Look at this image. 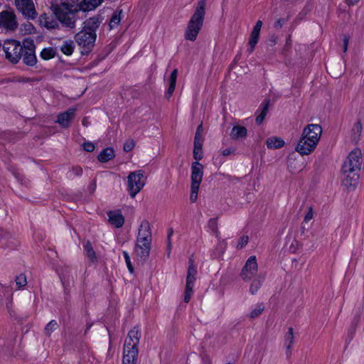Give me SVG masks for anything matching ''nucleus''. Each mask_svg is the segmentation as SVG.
I'll return each mask as SVG.
<instances>
[{
    "mask_svg": "<svg viewBox=\"0 0 364 364\" xmlns=\"http://www.w3.org/2000/svg\"><path fill=\"white\" fill-rule=\"evenodd\" d=\"M60 4L52 3L50 10L56 19L64 26L73 28L77 20L76 15L81 10H78L80 0H60Z\"/></svg>",
    "mask_w": 364,
    "mask_h": 364,
    "instance_id": "1",
    "label": "nucleus"
},
{
    "mask_svg": "<svg viewBox=\"0 0 364 364\" xmlns=\"http://www.w3.org/2000/svg\"><path fill=\"white\" fill-rule=\"evenodd\" d=\"M361 156V151L358 149H355L349 153L343 165L342 183L346 188H354L358 183Z\"/></svg>",
    "mask_w": 364,
    "mask_h": 364,
    "instance_id": "2",
    "label": "nucleus"
},
{
    "mask_svg": "<svg viewBox=\"0 0 364 364\" xmlns=\"http://www.w3.org/2000/svg\"><path fill=\"white\" fill-rule=\"evenodd\" d=\"M321 134L322 128L319 124H308L304 129L295 150L301 155H309L316 148Z\"/></svg>",
    "mask_w": 364,
    "mask_h": 364,
    "instance_id": "3",
    "label": "nucleus"
},
{
    "mask_svg": "<svg viewBox=\"0 0 364 364\" xmlns=\"http://www.w3.org/2000/svg\"><path fill=\"white\" fill-rule=\"evenodd\" d=\"M206 0H199L185 31L186 40L195 41L201 30L205 15Z\"/></svg>",
    "mask_w": 364,
    "mask_h": 364,
    "instance_id": "4",
    "label": "nucleus"
},
{
    "mask_svg": "<svg viewBox=\"0 0 364 364\" xmlns=\"http://www.w3.org/2000/svg\"><path fill=\"white\" fill-rule=\"evenodd\" d=\"M140 338L141 331L139 327L134 326L129 331L124 345L123 364H136Z\"/></svg>",
    "mask_w": 364,
    "mask_h": 364,
    "instance_id": "5",
    "label": "nucleus"
},
{
    "mask_svg": "<svg viewBox=\"0 0 364 364\" xmlns=\"http://www.w3.org/2000/svg\"><path fill=\"white\" fill-rule=\"evenodd\" d=\"M146 184L144 171L137 170L131 172L127 176V191L132 198L139 193Z\"/></svg>",
    "mask_w": 364,
    "mask_h": 364,
    "instance_id": "6",
    "label": "nucleus"
},
{
    "mask_svg": "<svg viewBox=\"0 0 364 364\" xmlns=\"http://www.w3.org/2000/svg\"><path fill=\"white\" fill-rule=\"evenodd\" d=\"M2 47L5 53L6 59L13 65L19 63L21 58V52H23L21 43L19 41L16 39H6Z\"/></svg>",
    "mask_w": 364,
    "mask_h": 364,
    "instance_id": "7",
    "label": "nucleus"
},
{
    "mask_svg": "<svg viewBox=\"0 0 364 364\" xmlns=\"http://www.w3.org/2000/svg\"><path fill=\"white\" fill-rule=\"evenodd\" d=\"M74 38L76 43L82 48L81 55H88L95 47L97 34L82 29L75 35Z\"/></svg>",
    "mask_w": 364,
    "mask_h": 364,
    "instance_id": "8",
    "label": "nucleus"
},
{
    "mask_svg": "<svg viewBox=\"0 0 364 364\" xmlns=\"http://www.w3.org/2000/svg\"><path fill=\"white\" fill-rule=\"evenodd\" d=\"M198 274L197 268L194 265V261L192 257L188 260V268L186 279L185 295L184 301L189 302L193 294V287L196 281V276Z\"/></svg>",
    "mask_w": 364,
    "mask_h": 364,
    "instance_id": "9",
    "label": "nucleus"
},
{
    "mask_svg": "<svg viewBox=\"0 0 364 364\" xmlns=\"http://www.w3.org/2000/svg\"><path fill=\"white\" fill-rule=\"evenodd\" d=\"M0 26L7 31H15L18 26L16 16L13 10H4L0 12Z\"/></svg>",
    "mask_w": 364,
    "mask_h": 364,
    "instance_id": "10",
    "label": "nucleus"
},
{
    "mask_svg": "<svg viewBox=\"0 0 364 364\" xmlns=\"http://www.w3.org/2000/svg\"><path fill=\"white\" fill-rule=\"evenodd\" d=\"M258 265L256 256H250L242 267L240 276L245 281L252 279L257 273Z\"/></svg>",
    "mask_w": 364,
    "mask_h": 364,
    "instance_id": "11",
    "label": "nucleus"
},
{
    "mask_svg": "<svg viewBox=\"0 0 364 364\" xmlns=\"http://www.w3.org/2000/svg\"><path fill=\"white\" fill-rule=\"evenodd\" d=\"M262 26V21L261 20H258L256 22L250 33V36L248 41V48L247 49V52L248 53L249 55L252 53L256 47V45L258 43Z\"/></svg>",
    "mask_w": 364,
    "mask_h": 364,
    "instance_id": "12",
    "label": "nucleus"
},
{
    "mask_svg": "<svg viewBox=\"0 0 364 364\" xmlns=\"http://www.w3.org/2000/svg\"><path fill=\"white\" fill-rule=\"evenodd\" d=\"M203 176V165L195 161L191 166V186H200Z\"/></svg>",
    "mask_w": 364,
    "mask_h": 364,
    "instance_id": "13",
    "label": "nucleus"
},
{
    "mask_svg": "<svg viewBox=\"0 0 364 364\" xmlns=\"http://www.w3.org/2000/svg\"><path fill=\"white\" fill-rule=\"evenodd\" d=\"M102 16L100 14L90 17L84 22L82 30L92 33H96V30L99 28L102 21Z\"/></svg>",
    "mask_w": 364,
    "mask_h": 364,
    "instance_id": "14",
    "label": "nucleus"
},
{
    "mask_svg": "<svg viewBox=\"0 0 364 364\" xmlns=\"http://www.w3.org/2000/svg\"><path fill=\"white\" fill-rule=\"evenodd\" d=\"M136 240L151 241V231L150 224L148 220H144L141 221L139 228Z\"/></svg>",
    "mask_w": 364,
    "mask_h": 364,
    "instance_id": "15",
    "label": "nucleus"
},
{
    "mask_svg": "<svg viewBox=\"0 0 364 364\" xmlns=\"http://www.w3.org/2000/svg\"><path fill=\"white\" fill-rule=\"evenodd\" d=\"M109 223L117 228H122L124 224V217L120 210H110L107 213Z\"/></svg>",
    "mask_w": 364,
    "mask_h": 364,
    "instance_id": "16",
    "label": "nucleus"
},
{
    "mask_svg": "<svg viewBox=\"0 0 364 364\" xmlns=\"http://www.w3.org/2000/svg\"><path fill=\"white\" fill-rule=\"evenodd\" d=\"M151 241L137 240L136 241L135 252L141 258H146L149 255Z\"/></svg>",
    "mask_w": 364,
    "mask_h": 364,
    "instance_id": "17",
    "label": "nucleus"
},
{
    "mask_svg": "<svg viewBox=\"0 0 364 364\" xmlns=\"http://www.w3.org/2000/svg\"><path fill=\"white\" fill-rule=\"evenodd\" d=\"M104 2V0H82L80 5L78 6V10L86 13L94 11Z\"/></svg>",
    "mask_w": 364,
    "mask_h": 364,
    "instance_id": "18",
    "label": "nucleus"
},
{
    "mask_svg": "<svg viewBox=\"0 0 364 364\" xmlns=\"http://www.w3.org/2000/svg\"><path fill=\"white\" fill-rule=\"evenodd\" d=\"M23 63L28 67H34L37 62L36 50H25L21 52Z\"/></svg>",
    "mask_w": 364,
    "mask_h": 364,
    "instance_id": "19",
    "label": "nucleus"
},
{
    "mask_svg": "<svg viewBox=\"0 0 364 364\" xmlns=\"http://www.w3.org/2000/svg\"><path fill=\"white\" fill-rule=\"evenodd\" d=\"M230 136L234 140H242L247 136V129L240 125H235L232 128Z\"/></svg>",
    "mask_w": 364,
    "mask_h": 364,
    "instance_id": "20",
    "label": "nucleus"
},
{
    "mask_svg": "<svg viewBox=\"0 0 364 364\" xmlns=\"http://www.w3.org/2000/svg\"><path fill=\"white\" fill-rule=\"evenodd\" d=\"M114 157V151L111 147L104 149L98 155V160L100 162L105 163Z\"/></svg>",
    "mask_w": 364,
    "mask_h": 364,
    "instance_id": "21",
    "label": "nucleus"
},
{
    "mask_svg": "<svg viewBox=\"0 0 364 364\" xmlns=\"http://www.w3.org/2000/svg\"><path fill=\"white\" fill-rule=\"evenodd\" d=\"M84 250L85 252L86 256L92 263H95L97 262V257L95 250H93L92 245L90 241L86 242L84 245Z\"/></svg>",
    "mask_w": 364,
    "mask_h": 364,
    "instance_id": "22",
    "label": "nucleus"
},
{
    "mask_svg": "<svg viewBox=\"0 0 364 364\" xmlns=\"http://www.w3.org/2000/svg\"><path fill=\"white\" fill-rule=\"evenodd\" d=\"M268 149H279L284 146V141L280 137H269L266 141Z\"/></svg>",
    "mask_w": 364,
    "mask_h": 364,
    "instance_id": "23",
    "label": "nucleus"
},
{
    "mask_svg": "<svg viewBox=\"0 0 364 364\" xmlns=\"http://www.w3.org/2000/svg\"><path fill=\"white\" fill-rule=\"evenodd\" d=\"M58 55L56 48L53 47L44 48L41 53L40 57L44 60H49L55 58Z\"/></svg>",
    "mask_w": 364,
    "mask_h": 364,
    "instance_id": "24",
    "label": "nucleus"
},
{
    "mask_svg": "<svg viewBox=\"0 0 364 364\" xmlns=\"http://www.w3.org/2000/svg\"><path fill=\"white\" fill-rule=\"evenodd\" d=\"M203 141H199V140H194V148H193V157L196 160V161H198L201 160L203 157Z\"/></svg>",
    "mask_w": 364,
    "mask_h": 364,
    "instance_id": "25",
    "label": "nucleus"
},
{
    "mask_svg": "<svg viewBox=\"0 0 364 364\" xmlns=\"http://www.w3.org/2000/svg\"><path fill=\"white\" fill-rule=\"evenodd\" d=\"M74 49L75 43L73 40L64 41L60 46V51L66 55H71L73 53Z\"/></svg>",
    "mask_w": 364,
    "mask_h": 364,
    "instance_id": "26",
    "label": "nucleus"
},
{
    "mask_svg": "<svg viewBox=\"0 0 364 364\" xmlns=\"http://www.w3.org/2000/svg\"><path fill=\"white\" fill-rule=\"evenodd\" d=\"M294 342V336L293 328L291 327L289 328L287 333L284 336V344L286 347L287 351L291 353V348Z\"/></svg>",
    "mask_w": 364,
    "mask_h": 364,
    "instance_id": "27",
    "label": "nucleus"
},
{
    "mask_svg": "<svg viewBox=\"0 0 364 364\" xmlns=\"http://www.w3.org/2000/svg\"><path fill=\"white\" fill-rule=\"evenodd\" d=\"M264 279V276L259 275L252 282L250 287V292L252 294H255L258 291L263 283Z\"/></svg>",
    "mask_w": 364,
    "mask_h": 364,
    "instance_id": "28",
    "label": "nucleus"
},
{
    "mask_svg": "<svg viewBox=\"0 0 364 364\" xmlns=\"http://www.w3.org/2000/svg\"><path fill=\"white\" fill-rule=\"evenodd\" d=\"M122 13V9H117L114 11L109 23L110 28H112L115 26H118L121 21V14Z\"/></svg>",
    "mask_w": 364,
    "mask_h": 364,
    "instance_id": "29",
    "label": "nucleus"
},
{
    "mask_svg": "<svg viewBox=\"0 0 364 364\" xmlns=\"http://www.w3.org/2000/svg\"><path fill=\"white\" fill-rule=\"evenodd\" d=\"M21 12L23 16H24L25 17H27L28 18H30L31 20H34L38 16V14L35 9L33 4V6L26 7Z\"/></svg>",
    "mask_w": 364,
    "mask_h": 364,
    "instance_id": "30",
    "label": "nucleus"
},
{
    "mask_svg": "<svg viewBox=\"0 0 364 364\" xmlns=\"http://www.w3.org/2000/svg\"><path fill=\"white\" fill-rule=\"evenodd\" d=\"M20 30L21 32H23L24 35L33 34L36 33V27L32 23L28 21L21 24Z\"/></svg>",
    "mask_w": 364,
    "mask_h": 364,
    "instance_id": "31",
    "label": "nucleus"
},
{
    "mask_svg": "<svg viewBox=\"0 0 364 364\" xmlns=\"http://www.w3.org/2000/svg\"><path fill=\"white\" fill-rule=\"evenodd\" d=\"M22 51L25 50H36V46L34 41L31 38H25L23 40V44H21Z\"/></svg>",
    "mask_w": 364,
    "mask_h": 364,
    "instance_id": "32",
    "label": "nucleus"
},
{
    "mask_svg": "<svg viewBox=\"0 0 364 364\" xmlns=\"http://www.w3.org/2000/svg\"><path fill=\"white\" fill-rule=\"evenodd\" d=\"M272 104L270 99H264L255 114H267Z\"/></svg>",
    "mask_w": 364,
    "mask_h": 364,
    "instance_id": "33",
    "label": "nucleus"
},
{
    "mask_svg": "<svg viewBox=\"0 0 364 364\" xmlns=\"http://www.w3.org/2000/svg\"><path fill=\"white\" fill-rule=\"evenodd\" d=\"M264 305L262 303H259L255 305L254 309L250 312L249 316L250 318H255L259 316L264 311Z\"/></svg>",
    "mask_w": 364,
    "mask_h": 364,
    "instance_id": "34",
    "label": "nucleus"
},
{
    "mask_svg": "<svg viewBox=\"0 0 364 364\" xmlns=\"http://www.w3.org/2000/svg\"><path fill=\"white\" fill-rule=\"evenodd\" d=\"M15 5L21 12L26 7L33 6V0H15Z\"/></svg>",
    "mask_w": 364,
    "mask_h": 364,
    "instance_id": "35",
    "label": "nucleus"
},
{
    "mask_svg": "<svg viewBox=\"0 0 364 364\" xmlns=\"http://www.w3.org/2000/svg\"><path fill=\"white\" fill-rule=\"evenodd\" d=\"M112 48L109 46L105 47L97 55L96 59L95 60V64L103 60L107 56L111 53Z\"/></svg>",
    "mask_w": 364,
    "mask_h": 364,
    "instance_id": "36",
    "label": "nucleus"
},
{
    "mask_svg": "<svg viewBox=\"0 0 364 364\" xmlns=\"http://www.w3.org/2000/svg\"><path fill=\"white\" fill-rule=\"evenodd\" d=\"M71 119L72 115H58V118L55 122H58L63 127H68Z\"/></svg>",
    "mask_w": 364,
    "mask_h": 364,
    "instance_id": "37",
    "label": "nucleus"
},
{
    "mask_svg": "<svg viewBox=\"0 0 364 364\" xmlns=\"http://www.w3.org/2000/svg\"><path fill=\"white\" fill-rule=\"evenodd\" d=\"M58 327V323L55 320H51L45 327L44 332L46 335L50 336Z\"/></svg>",
    "mask_w": 364,
    "mask_h": 364,
    "instance_id": "38",
    "label": "nucleus"
},
{
    "mask_svg": "<svg viewBox=\"0 0 364 364\" xmlns=\"http://www.w3.org/2000/svg\"><path fill=\"white\" fill-rule=\"evenodd\" d=\"M361 132H362V125H361L360 122L358 121L356 123H355V124L352 129V132L353 134L354 140H356L358 139Z\"/></svg>",
    "mask_w": 364,
    "mask_h": 364,
    "instance_id": "39",
    "label": "nucleus"
},
{
    "mask_svg": "<svg viewBox=\"0 0 364 364\" xmlns=\"http://www.w3.org/2000/svg\"><path fill=\"white\" fill-rule=\"evenodd\" d=\"M16 284L18 288L23 287L26 285V277L24 274H21L16 277Z\"/></svg>",
    "mask_w": 364,
    "mask_h": 364,
    "instance_id": "40",
    "label": "nucleus"
},
{
    "mask_svg": "<svg viewBox=\"0 0 364 364\" xmlns=\"http://www.w3.org/2000/svg\"><path fill=\"white\" fill-rule=\"evenodd\" d=\"M199 187L200 186H191V187L190 200L193 203L196 202L197 200Z\"/></svg>",
    "mask_w": 364,
    "mask_h": 364,
    "instance_id": "41",
    "label": "nucleus"
},
{
    "mask_svg": "<svg viewBox=\"0 0 364 364\" xmlns=\"http://www.w3.org/2000/svg\"><path fill=\"white\" fill-rule=\"evenodd\" d=\"M249 242V237L247 235H242L238 240L236 245L237 249H242L247 245Z\"/></svg>",
    "mask_w": 364,
    "mask_h": 364,
    "instance_id": "42",
    "label": "nucleus"
},
{
    "mask_svg": "<svg viewBox=\"0 0 364 364\" xmlns=\"http://www.w3.org/2000/svg\"><path fill=\"white\" fill-rule=\"evenodd\" d=\"M177 76H178V69L176 68L171 73V75L169 76V79H168V85H174V86L176 85Z\"/></svg>",
    "mask_w": 364,
    "mask_h": 364,
    "instance_id": "43",
    "label": "nucleus"
},
{
    "mask_svg": "<svg viewBox=\"0 0 364 364\" xmlns=\"http://www.w3.org/2000/svg\"><path fill=\"white\" fill-rule=\"evenodd\" d=\"M123 256H124V260H125V262H126V264L127 266V268H128L129 271L131 273H133L134 272V267L132 265L131 259H130V257L129 255V253L127 251H124L123 252Z\"/></svg>",
    "mask_w": 364,
    "mask_h": 364,
    "instance_id": "44",
    "label": "nucleus"
},
{
    "mask_svg": "<svg viewBox=\"0 0 364 364\" xmlns=\"http://www.w3.org/2000/svg\"><path fill=\"white\" fill-rule=\"evenodd\" d=\"M208 227L212 232L216 233L218 232L217 220L215 218H210L208 220Z\"/></svg>",
    "mask_w": 364,
    "mask_h": 364,
    "instance_id": "45",
    "label": "nucleus"
},
{
    "mask_svg": "<svg viewBox=\"0 0 364 364\" xmlns=\"http://www.w3.org/2000/svg\"><path fill=\"white\" fill-rule=\"evenodd\" d=\"M135 146V142L133 139H128L125 141L124 144V151L126 152H129L132 151Z\"/></svg>",
    "mask_w": 364,
    "mask_h": 364,
    "instance_id": "46",
    "label": "nucleus"
},
{
    "mask_svg": "<svg viewBox=\"0 0 364 364\" xmlns=\"http://www.w3.org/2000/svg\"><path fill=\"white\" fill-rule=\"evenodd\" d=\"M289 20V17L279 18L274 23V28L276 29H280L282 28L284 24Z\"/></svg>",
    "mask_w": 364,
    "mask_h": 364,
    "instance_id": "47",
    "label": "nucleus"
},
{
    "mask_svg": "<svg viewBox=\"0 0 364 364\" xmlns=\"http://www.w3.org/2000/svg\"><path fill=\"white\" fill-rule=\"evenodd\" d=\"M314 218V210L312 206L308 207L307 213H306L304 222L308 223L310 220H311Z\"/></svg>",
    "mask_w": 364,
    "mask_h": 364,
    "instance_id": "48",
    "label": "nucleus"
},
{
    "mask_svg": "<svg viewBox=\"0 0 364 364\" xmlns=\"http://www.w3.org/2000/svg\"><path fill=\"white\" fill-rule=\"evenodd\" d=\"M43 26L46 27L47 29H53L58 28L59 25L56 21L51 20L43 23Z\"/></svg>",
    "mask_w": 364,
    "mask_h": 364,
    "instance_id": "49",
    "label": "nucleus"
},
{
    "mask_svg": "<svg viewBox=\"0 0 364 364\" xmlns=\"http://www.w3.org/2000/svg\"><path fill=\"white\" fill-rule=\"evenodd\" d=\"M82 149L87 152H92L95 150V146L92 142L86 141L82 145Z\"/></svg>",
    "mask_w": 364,
    "mask_h": 364,
    "instance_id": "50",
    "label": "nucleus"
},
{
    "mask_svg": "<svg viewBox=\"0 0 364 364\" xmlns=\"http://www.w3.org/2000/svg\"><path fill=\"white\" fill-rule=\"evenodd\" d=\"M202 132H203V124L202 123L199 124L197 127V130L195 134L194 140L203 141L202 138Z\"/></svg>",
    "mask_w": 364,
    "mask_h": 364,
    "instance_id": "51",
    "label": "nucleus"
},
{
    "mask_svg": "<svg viewBox=\"0 0 364 364\" xmlns=\"http://www.w3.org/2000/svg\"><path fill=\"white\" fill-rule=\"evenodd\" d=\"M176 89V86L174 85H168V90L167 91L165 92V97L169 100L170 98L172 97L173 95V93L174 92Z\"/></svg>",
    "mask_w": 364,
    "mask_h": 364,
    "instance_id": "52",
    "label": "nucleus"
},
{
    "mask_svg": "<svg viewBox=\"0 0 364 364\" xmlns=\"http://www.w3.org/2000/svg\"><path fill=\"white\" fill-rule=\"evenodd\" d=\"M82 173V169L79 167V166H76V167H73L72 168V171H71V173H70V176H80Z\"/></svg>",
    "mask_w": 364,
    "mask_h": 364,
    "instance_id": "53",
    "label": "nucleus"
},
{
    "mask_svg": "<svg viewBox=\"0 0 364 364\" xmlns=\"http://www.w3.org/2000/svg\"><path fill=\"white\" fill-rule=\"evenodd\" d=\"M172 235H173V230H170L168 232V245H167L168 256L171 253V237Z\"/></svg>",
    "mask_w": 364,
    "mask_h": 364,
    "instance_id": "54",
    "label": "nucleus"
},
{
    "mask_svg": "<svg viewBox=\"0 0 364 364\" xmlns=\"http://www.w3.org/2000/svg\"><path fill=\"white\" fill-rule=\"evenodd\" d=\"M50 19L49 16L46 14L43 13L39 16V22L41 26H43V23H46V21H48Z\"/></svg>",
    "mask_w": 364,
    "mask_h": 364,
    "instance_id": "55",
    "label": "nucleus"
},
{
    "mask_svg": "<svg viewBox=\"0 0 364 364\" xmlns=\"http://www.w3.org/2000/svg\"><path fill=\"white\" fill-rule=\"evenodd\" d=\"M291 48V47H287V46L284 45L282 50V54L284 56V58H288L289 56Z\"/></svg>",
    "mask_w": 364,
    "mask_h": 364,
    "instance_id": "56",
    "label": "nucleus"
},
{
    "mask_svg": "<svg viewBox=\"0 0 364 364\" xmlns=\"http://www.w3.org/2000/svg\"><path fill=\"white\" fill-rule=\"evenodd\" d=\"M235 152V149L232 148H227L222 151V154L224 156H229Z\"/></svg>",
    "mask_w": 364,
    "mask_h": 364,
    "instance_id": "57",
    "label": "nucleus"
},
{
    "mask_svg": "<svg viewBox=\"0 0 364 364\" xmlns=\"http://www.w3.org/2000/svg\"><path fill=\"white\" fill-rule=\"evenodd\" d=\"M278 37L275 35L272 36V37L269 39L268 45L269 46H274L277 43Z\"/></svg>",
    "mask_w": 364,
    "mask_h": 364,
    "instance_id": "58",
    "label": "nucleus"
},
{
    "mask_svg": "<svg viewBox=\"0 0 364 364\" xmlns=\"http://www.w3.org/2000/svg\"><path fill=\"white\" fill-rule=\"evenodd\" d=\"M348 41H349V38L348 36H345L344 38H343V50L344 53L347 51L348 46Z\"/></svg>",
    "mask_w": 364,
    "mask_h": 364,
    "instance_id": "59",
    "label": "nucleus"
},
{
    "mask_svg": "<svg viewBox=\"0 0 364 364\" xmlns=\"http://www.w3.org/2000/svg\"><path fill=\"white\" fill-rule=\"evenodd\" d=\"M264 117L265 115H257L255 119L257 124H261L264 120Z\"/></svg>",
    "mask_w": 364,
    "mask_h": 364,
    "instance_id": "60",
    "label": "nucleus"
},
{
    "mask_svg": "<svg viewBox=\"0 0 364 364\" xmlns=\"http://www.w3.org/2000/svg\"><path fill=\"white\" fill-rule=\"evenodd\" d=\"M291 42L292 41H291V35H289L288 37L287 38L285 46H287V47L291 48Z\"/></svg>",
    "mask_w": 364,
    "mask_h": 364,
    "instance_id": "61",
    "label": "nucleus"
},
{
    "mask_svg": "<svg viewBox=\"0 0 364 364\" xmlns=\"http://www.w3.org/2000/svg\"><path fill=\"white\" fill-rule=\"evenodd\" d=\"M75 112V108H70L63 112H60V114H74Z\"/></svg>",
    "mask_w": 364,
    "mask_h": 364,
    "instance_id": "62",
    "label": "nucleus"
},
{
    "mask_svg": "<svg viewBox=\"0 0 364 364\" xmlns=\"http://www.w3.org/2000/svg\"><path fill=\"white\" fill-rule=\"evenodd\" d=\"M360 0H346L348 5H355L357 4Z\"/></svg>",
    "mask_w": 364,
    "mask_h": 364,
    "instance_id": "63",
    "label": "nucleus"
},
{
    "mask_svg": "<svg viewBox=\"0 0 364 364\" xmlns=\"http://www.w3.org/2000/svg\"><path fill=\"white\" fill-rule=\"evenodd\" d=\"M82 124L85 126V127H87L89 125V122L87 121V117H84L82 121Z\"/></svg>",
    "mask_w": 364,
    "mask_h": 364,
    "instance_id": "64",
    "label": "nucleus"
}]
</instances>
